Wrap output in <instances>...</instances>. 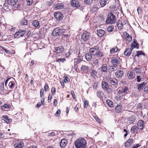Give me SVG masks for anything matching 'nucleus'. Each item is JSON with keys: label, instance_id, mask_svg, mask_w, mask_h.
<instances>
[{"label": "nucleus", "instance_id": "obj_1", "mask_svg": "<svg viewBox=\"0 0 148 148\" xmlns=\"http://www.w3.org/2000/svg\"><path fill=\"white\" fill-rule=\"evenodd\" d=\"M87 142L84 138H79L76 140L75 142L76 148H86Z\"/></svg>", "mask_w": 148, "mask_h": 148}, {"label": "nucleus", "instance_id": "obj_2", "mask_svg": "<svg viewBox=\"0 0 148 148\" xmlns=\"http://www.w3.org/2000/svg\"><path fill=\"white\" fill-rule=\"evenodd\" d=\"M90 53L92 55L97 56L98 57L101 58L103 56L102 52L100 51L99 47L97 46H95L91 48L89 50Z\"/></svg>", "mask_w": 148, "mask_h": 148}, {"label": "nucleus", "instance_id": "obj_3", "mask_svg": "<svg viewBox=\"0 0 148 148\" xmlns=\"http://www.w3.org/2000/svg\"><path fill=\"white\" fill-rule=\"evenodd\" d=\"M116 21L115 16L113 13L111 12H109L106 21V24H114L116 23Z\"/></svg>", "mask_w": 148, "mask_h": 148}, {"label": "nucleus", "instance_id": "obj_4", "mask_svg": "<svg viewBox=\"0 0 148 148\" xmlns=\"http://www.w3.org/2000/svg\"><path fill=\"white\" fill-rule=\"evenodd\" d=\"M101 86L103 89L108 91V92H110L112 91L111 87L112 86L109 84L108 82L105 81H103L101 83Z\"/></svg>", "mask_w": 148, "mask_h": 148}, {"label": "nucleus", "instance_id": "obj_5", "mask_svg": "<svg viewBox=\"0 0 148 148\" xmlns=\"http://www.w3.org/2000/svg\"><path fill=\"white\" fill-rule=\"evenodd\" d=\"M63 32V29L57 27L53 30L52 35L53 36H58L62 34Z\"/></svg>", "mask_w": 148, "mask_h": 148}, {"label": "nucleus", "instance_id": "obj_6", "mask_svg": "<svg viewBox=\"0 0 148 148\" xmlns=\"http://www.w3.org/2000/svg\"><path fill=\"white\" fill-rule=\"evenodd\" d=\"M106 80L111 84L115 86L116 87H117L118 85V81L116 79L108 77H106Z\"/></svg>", "mask_w": 148, "mask_h": 148}, {"label": "nucleus", "instance_id": "obj_7", "mask_svg": "<svg viewBox=\"0 0 148 148\" xmlns=\"http://www.w3.org/2000/svg\"><path fill=\"white\" fill-rule=\"evenodd\" d=\"M111 62L114 67H116L117 65L120 63L119 58L116 57H112Z\"/></svg>", "mask_w": 148, "mask_h": 148}, {"label": "nucleus", "instance_id": "obj_8", "mask_svg": "<svg viewBox=\"0 0 148 148\" xmlns=\"http://www.w3.org/2000/svg\"><path fill=\"white\" fill-rule=\"evenodd\" d=\"M90 37V34L88 32H85L82 34V39L85 41L89 40Z\"/></svg>", "mask_w": 148, "mask_h": 148}, {"label": "nucleus", "instance_id": "obj_9", "mask_svg": "<svg viewBox=\"0 0 148 148\" xmlns=\"http://www.w3.org/2000/svg\"><path fill=\"white\" fill-rule=\"evenodd\" d=\"M26 33L25 30H20L16 32L14 34V37L15 38H18L23 36L24 34Z\"/></svg>", "mask_w": 148, "mask_h": 148}, {"label": "nucleus", "instance_id": "obj_10", "mask_svg": "<svg viewBox=\"0 0 148 148\" xmlns=\"http://www.w3.org/2000/svg\"><path fill=\"white\" fill-rule=\"evenodd\" d=\"M54 15L55 18L58 20L59 21L62 20L63 17L62 13L59 12L54 13Z\"/></svg>", "mask_w": 148, "mask_h": 148}, {"label": "nucleus", "instance_id": "obj_11", "mask_svg": "<svg viewBox=\"0 0 148 148\" xmlns=\"http://www.w3.org/2000/svg\"><path fill=\"white\" fill-rule=\"evenodd\" d=\"M137 125L138 129L142 130L145 126V122L143 120H140L138 122Z\"/></svg>", "mask_w": 148, "mask_h": 148}, {"label": "nucleus", "instance_id": "obj_12", "mask_svg": "<svg viewBox=\"0 0 148 148\" xmlns=\"http://www.w3.org/2000/svg\"><path fill=\"white\" fill-rule=\"evenodd\" d=\"M134 140L132 138L127 140L125 143V146L126 147H128L132 145L134 143Z\"/></svg>", "mask_w": 148, "mask_h": 148}, {"label": "nucleus", "instance_id": "obj_13", "mask_svg": "<svg viewBox=\"0 0 148 148\" xmlns=\"http://www.w3.org/2000/svg\"><path fill=\"white\" fill-rule=\"evenodd\" d=\"M71 4L73 7L78 8L80 5V3L76 0H72L71 1Z\"/></svg>", "mask_w": 148, "mask_h": 148}, {"label": "nucleus", "instance_id": "obj_14", "mask_svg": "<svg viewBox=\"0 0 148 148\" xmlns=\"http://www.w3.org/2000/svg\"><path fill=\"white\" fill-rule=\"evenodd\" d=\"M124 36L128 42H130L132 40V37L126 32L124 33Z\"/></svg>", "mask_w": 148, "mask_h": 148}, {"label": "nucleus", "instance_id": "obj_15", "mask_svg": "<svg viewBox=\"0 0 148 148\" xmlns=\"http://www.w3.org/2000/svg\"><path fill=\"white\" fill-rule=\"evenodd\" d=\"M32 25L34 27L39 28L40 27V23L38 21L35 20L32 22Z\"/></svg>", "mask_w": 148, "mask_h": 148}, {"label": "nucleus", "instance_id": "obj_16", "mask_svg": "<svg viewBox=\"0 0 148 148\" xmlns=\"http://www.w3.org/2000/svg\"><path fill=\"white\" fill-rule=\"evenodd\" d=\"M55 52L57 53H60L64 51V48L62 46H60L55 47Z\"/></svg>", "mask_w": 148, "mask_h": 148}, {"label": "nucleus", "instance_id": "obj_17", "mask_svg": "<svg viewBox=\"0 0 148 148\" xmlns=\"http://www.w3.org/2000/svg\"><path fill=\"white\" fill-rule=\"evenodd\" d=\"M38 49V45L35 43H33L30 44V47L29 50H32V51Z\"/></svg>", "mask_w": 148, "mask_h": 148}, {"label": "nucleus", "instance_id": "obj_18", "mask_svg": "<svg viewBox=\"0 0 148 148\" xmlns=\"http://www.w3.org/2000/svg\"><path fill=\"white\" fill-rule=\"evenodd\" d=\"M123 72L119 70H118L115 73V75L118 78L122 77L123 75Z\"/></svg>", "mask_w": 148, "mask_h": 148}, {"label": "nucleus", "instance_id": "obj_19", "mask_svg": "<svg viewBox=\"0 0 148 148\" xmlns=\"http://www.w3.org/2000/svg\"><path fill=\"white\" fill-rule=\"evenodd\" d=\"M9 4L8 3V2H5L4 4L3 8L4 10L5 11H8L10 10L9 7Z\"/></svg>", "mask_w": 148, "mask_h": 148}, {"label": "nucleus", "instance_id": "obj_20", "mask_svg": "<svg viewBox=\"0 0 148 148\" xmlns=\"http://www.w3.org/2000/svg\"><path fill=\"white\" fill-rule=\"evenodd\" d=\"M105 31L101 29H100L99 30H97V34L100 37H102L105 34Z\"/></svg>", "mask_w": 148, "mask_h": 148}, {"label": "nucleus", "instance_id": "obj_21", "mask_svg": "<svg viewBox=\"0 0 148 148\" xmlns=\"http://www.w3.org/2000/svg\"><path fill=\"white\" fill-rule=\"evenodd\" d=\"M134 41L131 44V48L132 49H133L134 48H136L137 49L138 48V44L137 42L135 41L134 39Z\"/></svg>", "mask_w": 148, "mask_h": 148}, {"label": "nucleus", "instance_id": "obj_22", "mask_svg": "<svg viewBox=\"0 0 148 148\" xmlns=\"http://www.w3.org/2000/svg\"><path fill=\"white\" fill-rule=\"evenodd\" d=\"M14 146L15 148H22L24 146V144L22 142H20L18 143H15Z\"/></svg>", "mask_w": 148, "mask_h": 148}, {"label": "nucleus", "instance_id": "obj_23", "mask_svg": "<svg viewBox=\"0 0 148 148\" xmlns=\"http://www.w3.org/2000/svg\"><path fill=\"white\" fill-rule=\"evenodd\" d=\"M67 143V140L64 139L62 140L60 142V145L62 148H64Z\"/></svg>", "mask_w": 148, "mask_h": 148}, {"label": "nucleus", "instance_id": "obj_24", "mask_svg": "<svg viewBox=\"0 0 148 148\" xmlns=\"http://www.w3.org/2000/svg\"><path fill=\"white\" fill-rule=\"evenodd\" d=\"M3 119L7 123H10L12 121V119L9 118L7 116L4 115L3 116Z\"/></svg>", "mask_w": 148, "mask_h": 148}, {"label": "nucleus", "instance_id": "obj_25", "mask_svg": "<svg viewBox=\"0 0 148 148\" xmlns=\"http://www.w3.org/2000/svg\"><path fill=\"white\" fill-rule=\"evenodd\" d=\"M138 127L136 125H134L132 126L130 132L132 134H134L136 132H137L138 130Z\"/></svg>", "mask_w": 148, "mask_h": 148}, {"label": "nucleus", "instance_id": "obj_26", "mask_svg": "<svg viewBox=\"0 0 148 148\" xmlns=\"http://www.w3.org/2000/svg\"><path fill=\"white\" fill-rule=\"evenodd\" d=\"M132 52V49H131L127 48L124 51V54L126 56H129L131 54Z\"/></svg>", "mask_w": 148, "mask_h": 148}, {"label": "nucleus", "instance_id": "obj_27", "mask_svg": "<svg viewBox=\"0 0 148 148\" xmlns=\"http://www.w3.org/2000/svg\"><path fill=\"white\" fill-rule=\"evenodd\" d=\"M63 7V4L61 3H58L54 5V8L56 9H62Z\"/></svg>", "mask_w": 148, "mask_h": 148}, {"label": "nucleus", "instance_id": "obj_28", "mask_svg": "<svg viewBox=\"0 0 148 148\" xmlns=\"http://www.w3.org/2000/svg\"><path fill=\"white\" fill-rule=\"evenodd\" d=\"M92 55L90 53H87L85 54V57L86 60L90 61L91 60L92 58Z\"/></svg>", "mask_w": 148, "mask_h": 148}, {"label": "nucleus", "instance_id": "obj_29", "mask_svg": "<svg viewBox=\"0 0 148 148\" xmlns=\"http://www.w3.org/2000/svg\"><path fill=\"white\" fill-rule=\"evenodd\" d=\"M128 90V88L127 87H125L124 88H122L121 90H119L118 92L119 94H121L123 93L126 92Z\"/></svg>", "mask_w": 148, "mask_h": 148}, {"label": "nucleus", "instance_id": "obj_30", "mask_svg": "<svg viewBox=\"0 0 148 148\" xmlns=\"http://www.w3.org/2000/svg\"><path fill=\"white\" fill-rule=\"evenodd\" d=\"M135 116L132 115L130 116L128 119V121L130 124H132L134 123L135 120Z\"/></svg>", "mask_w": 148, "mask_h": 148}, {"label": "nucleus", "instance_id": "obj_31", "mask_svg": "<svg viewBox=\"0 0 148 148\" xmlns=\"http://www.w3.org/2000/svg\"><path fill=\"white\" fill-rule=\"evenodd\" d=\"M116 25L118 28L119 29H122L123 27V24L121 21L119 20L118 21Z\"/></svg>", "mask_w": 148, "mask_h": 148}, {"label": "nucleus", "instance_id": "obj_32", "mask_svg": "<svg viewBox=\"0 0 148 148\" xmlns=\"http://www.w3.org/2000/svg\"><path fill=\"white\" fill-rule=\"evenodd\" d=\"M101 70L102 72L106 73L107 72V65L105 64H103L101 67Z\"/></svg>", "mask_w": 148, "mask_h": 148}, {"label": "nucleus", "instance_id": "obj_33", "mask_svg": "<svg viewBox=\"0 0 148 148\" xmlns=\"http://www.w3.org/2000/svg\"><path fill=\"white\" fill-rule=\"evenodd\" d=\"M18 0H8L7 1L10 5H14L18 1Z\"/></svg>", "mask_w": 148, "mask_h": 148}, {"label": "nucleus", "instance_id": "obj_34", "mask_svg": "<svg viewBox=\"0 0 148 148\" xmlns=\"http://www.w3.org/2000/svg\"><path fill=\"white\" fill-rule=\"evenodd\" d=\"M123 107L121 105H118L115 108V111L117 113H119L122 110Z\"/></svg>", "mask_w": 148, "mask_h": 148}, {"label": "nucleus", "instance_id": "obj_35", "mask_svg": "<svg viewBox=\"0 0 148 148\" xmlns=\"http://www.w3.org/2000/svg\"><path fill=\"white\" fill-rule=\"evenodd\" d=\"M66 60L65 58H58L57 59H56L55 61L58 62L60 63V62L64 63Z\"/></svg>", "mask_w": 148, "mask_h": 148}, {"label": "nucleus", "instance_id": "obj_36", "mask_svg": "<svg viewBox=\"0 0 148 148\" xmlns=\"http://www.w3.org/2000/svg\"><path fill=\"white\" fill-rule=\"evenodd\" d=\"M128 77L130 79H132L134 78L135 75L133 74V72L129 71L128 73Z\"/></svg>", "mask_w": 148, "mask_h": 148}, {"label": "nucleus", "instance_id": "obj_37", "mask_svg": "<svg viewBox=\"0 0 148 148\" xmlns=\"http://www.w3.org/2000/svg\"><path fill=\"white\" fill-rule=\"evenodd\" d=\"M21 23L23 25H27L28 24V22L27 21L25 18H23L22 19Z\"/></svg>", "mask_w": 148, "mask_h": 148}, {"label": "nucleus", "instance_id": "obj_38", "mask_svg": "<svg viewBox=\"0 0 148 148\" xmlns=\"http://www.w3.org/2000/svg\"><path fill=\"white\" fill-rule=\"evenodd\" d=\"M97 72L95 70H92L90 72V76L92 77H95L96 76Z\"/></svg>", "mask_w": 148, "mask_h": 148}, {"label": "nucleus", "instance_id": "obj_39", "mask_svg": "<svg viewBox=\"0 0 148 148\" xmlns=\"http://www.w3.org/2000/svg\"><path fill=\"white\" fill-rule=\"evenodd\" d=\"M100 5L101 7H103L106 5L107 2L105 0H100Z\"/></svg>", "mask_w": 148, "mask_h": 148}, {"label": "nucleus", "instance_id": "obj_40", "mask_svg": "<svg viewBox=\"0 0 148 148\" xmlns=\"http://www.w3.org/2000/svg\"><path fill=\"white\" fill-rule=\"evenodd\" d=\"M118 51V48L116 47H115L110 50V53L112 54Z\"/></svg>", "mask_w": 148, "mask_h": 148}, {"label": "nucleus", "instance_id": "obj_41", "mask_svg": "<svg viewBox=\"0 0 148 148\" xmlns=\"http://www.w3.org/2000/svg\"><path fill=\"white\" fill-rule=\"evenodd\" d=\"M146 83L144 82L142 84H139L138 86V90H141L143 89V87L145 86Z\"/></svg>", "mask_w": 148, "mask_h": 148}, {"label": "nucleus", "instance_id": "obj_42", "mask_svg": "<svg viewBox=\"0 0 148 148\" xmlns=\"http://www.w3.org/2000/svg\"><path fill=\"white\" fill-rule=\"evenodd\" d=\"M106 102L108 106L110 107H112L113 106V103L109 99L106 100Z\"/></svg>", "mask_w": 148, "mask_h": 148}, {"label": "nucleus", "instance_id": "obj_43", "mask_svg": "<svg viewBox=\"0 0 148 148\" xmlns=\"http://www.w3.org/2000/svg\"><path fill=\"white\" fill-rule=\"evenodd\" d=\"M97 95L98 97L101 98H103V93L102 91H99L97 92Z\"/></svg>", "mask_w": 148, "mask_h": 148}, {"label": "nucleus", "instance_id": "obj_44", "mask_svg": "<svg viewBox=\"0 0 148 148\" xmlns=\"http://www.w3.org/2000/svg\"><path fill=\"white\" fill-rule=\"evenodd\" d=\"M64 56L62 54V53H57L56 56V59H57L58 58H62Z\"/></svg>", "mask_w": 148, "mask_h": 148}, {"label": "nucleus", "instance_id": "obj_45", "mask_svg": "<svg viewBox=\"0 0 148 148\" xmlns=\"http://www.w3.org/2000/svg\"><path fill=\"white\" fill-rule=\"evenodd\" d=\"M88 67L86 66L85 65H83L81 67V69L82 70L87 72L88 71Z\"/></svg>", "mask_w": 148, "mask_h": 148}, {"label": "nucleus", "instance_id": "obj_46", "mask_svg": "<svg viewBox=\"0 0 148 148\" xmlns=\"http://www.w3.org/2000/svg\"><path fill=\"white\" fill-rule=\"evenodd\" d=\"M14 82L12 81H11L9 83L8 86L10 88L12 89L14 87Z\"/></svg>", "mask_w": 148, "mask_h": 148}, {"label": "nucleus", "instance_id": "obj_47", "mask_svg": "<svg viewBox=\"0 0 148 148\" xmlns=\"http://www.w3.org/2000/svg\"><path fill=\"white\" fill-rule=\"evenodd\" d=\"M4 82H2L0 84V92L3 91Z\"/></svg>", "mask_w": 148, "mask_h": 148}, {"label": "nucleus", "instance_id": "obj_48", "mask_svg": "<svg viewBox=\"0 0 148 148\" xmlns=\"http://www.w3.org/2000/svg\"><path fill=\"white\" fill-rule=\"evenodd\" d=\"M114 29V27L113 26H111L108 27L107 30L109 32H112V31H113Z\"/></svg>", "mask_w": 148, "mask_h": 148}, {"label": "nucleus", "instance_id": "obj_49", "mask_svg": "<svg viewBox=\"0 0 148 148\" xmlns=\"http://www.w3.org/2000/svg\"><path fill=\"white\" fill-rule=\"evenodd\" d=\"M93 2V0H84V2L88 5L90 4Z\"/></svg>", "mask_w": 148, "mask_h": 148}, {"label": "nucleus", "instance_id": "obj_50", "mask_svg": "<svg viewBox=\"0 0 148 148\" xmlns=\"http://www.w3.org/2000/svg\"><path fill=\"white\" fill-rule=\"evenodd\" d=\"M33 0H26L27 5H32L33 2Z\"/></svg>", "mask_w": 148, "mask_h": 148}, {"label": "nucleus", "instance_id": "obj_51", "mask_svg": "<svg viewBox=\"0 0 148 148\" xmlns=\"http://www.w3.org/2000/svg\"><path fill=\"white\" fill-rule=\"evenodd\" d=\"M140 144H134L133 146L131 148H138L141 146Z\"/></svg>", "mask_w": 148, "mask_h": 148}, {"label": "nucleus", "instance_id": "obj_52", "mask_svg": "<svg viewBox=\"0 0 148 148\" xmlns=\"http://www.w3.org/2000/svg\"><path fill=\"white\" fill-rule=\"evenodd\" d=\"M134 71L136 73H140L141 71V69L140 68L136 67L134 69Z\"/></svg>", "mask_w": 148, "mask_h": 148}, {"label": "nucleus", "instance_id": "obj_53", "mask_svg": "<svg viewBox=\"0 0 148 148\" xmlns=\"http://www.w3.org/2000/svg\"><path fill=\"white\" fill-rule=\"evenodd\" d=\"M44 90L45 92H47L48 90V89L49 88V86L48 84L46 83L44 86Z\"/></svg>", "mask_w": 148, "mask_h": 148}, {"label": "nucleus", "instance_id": "obj_54", "mask_svg": "<svg viewBox=\"0 0 148 148\" xmlns=\"http://www.w3.org/2000/svg\"><path fill=\"white\" fill-rule=\"evenodd\" d=\"M56 90L54 87H52L51 89V92L53 95H55L56 93Z\"/></svg>", "mask_w": 148, "mask_h": 148}, {"label": "nucleus", "instance_id": "obj_55", "mask_svg": "<svg viewBox=\"0 0 148 148\" xmlns=\"http://www.w3.org/2000/svg\"><path fill=\"white\" fill-rule=\"evenodd\" d=\"M137 11L138 14H140L142 12V8L140 7L139 6L137 9Z\"/></svg>", "mask_w": 148, "mask_h": 148}, {"label": "nucleus", "instance_id": "obj_56", "mask_svg": "<svg viewBox=\"0 0 148 148\" xmlns=\"http://www.w3.org/2000/svg\"><path fill=\"white\" fill-rule=\"evenodd\" d=\"M137 54L136 55V56H139L143 54V52L142 51H138L136 52Z\"/></svg>", "mask_w": 148, "mask_h": 148}, {"label": "nucleus", "instance_id": "obj_57", "mask_svg": "<svg viewBox=\"0 0 148 148\" xmlns=\"http://www.w3.org/2000/svg\"><path fill=\"white\" fill-rule=\"evenodd\" d=\"M3 107L4 108H10L11 106L10 105L7 104H4Z\"/></svg>", "mask_w": 148, "mask_h": 148}, {"label": "nucleus", "instance_id": "obj_58", "mask_svg": "<svg viewBox=\"0 0 148 148\" xmlns=\"http://www.w3.org/2000/svg\"><path fill=\"white\" fill-rule=\"evenodd\" d=\"M88 106V101L87 100L84 101V108H87Z\"/></svg>", "mask_w": 148, "mask_h": 148}, {"label": "nucleus", "instance_id": "obj_59", "mask_svg": "<svg viewBox=\"0 0 148 148\" xmlns=\"http://www.w3.org/2000/svg\"><path fill=\"white\" fill-rule=\"evenodd\" d=\"M71 93L74 99H76V96L75 94L73 91V90L71 91Z\"/></svg>", "mask_w": 148, "mask_h": 148}, {"label": "nucleus", "instance_id": "obj_60", "mask_svg": "<svg viewBox=\"0 0 148 148\" xmlns=\"http://www.w3.org/2000/svg\"><path fill=\"white\" fill-rule=\"evenodd\" d=\"M61 111L60 109L56 111V115L57 116H58L60 115V113Z\"/></svg>", "mask_w": 148, "mask_h": 148}, {"label": "nucleus", "instance_id": "obj_61", "mask_svg": "<svg viewBox=\"0 0 148 148\" xmlns=\"http://www.w3.org/2000/svg\"><path fill=\"white\" fill-rule=\"evenodd\" d=\"M78 58H75L74 59V65H77V63H78Z\"/></svg>", "mask_w": 148, "mask_h": 148}, {"label": "nucleus", "instance_id": "obj_62", "mask_svg": "<svg viewBox=\"0 0 148 148\" xmlns=\"http://www.w3.org/2000/svg\"><path fill=\"white\" fill-rule=\"evenodd\" d=\"M52 97V95L51 94H49V96H48V102H49L51 101V99Z\"/></svg>", "mask_w": 148, "mask_h": 148}, {"label": "nucleus", "instance_id": "obj_63", "mask_svg": "<svg viewBox=\"0 0 148 148\" xmlns=\"http://www.w3.org/2000/svg\"><path fill=\"white\" fill-rule=\"evenodd\" d=\"M137 108L139 109H141L143 108V107L142 106L141 104L140 103H139L138 105H137Z\"/></svg>", "mask_w": 148, "mask_h": 148}, {"label": "nucleus", "instance_id": "obj_64", "mask_svg": "<svg viewBox=\"0 0 148 148\" xmlns=\"http://www.w3.org/2000/svg\"><path fill=\"white\" fill-rule=\"evenodd\" d=\"M144 91L145 92L148 93V86H146L144 88Z\"/></svg>", "mask_w": 148, "mask_h": 148}]
</instances>
